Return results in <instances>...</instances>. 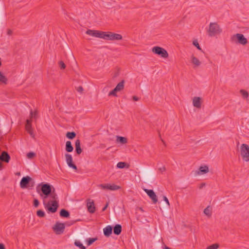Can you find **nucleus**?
Segmentation results:
<instances>
[{"mask_svg": "<svg viewBox=\"0 0 249 249\" xmlns=\"http://www.w3.org/2000/svg\"><path fill=\"white\" fill-rule=\"evenodd\" d=\"M36 190L42 199L43 205L47 212L55 213L59 207V203L54 188L49 183H41L37 185Z\"/></svg>", "mask_w": 249, "mask_h": 249, "instance_id": "obj_1", "label": "nucleus"}, {"mask_svg": "<svg viewBox=\"0 0 249 249\" xmlns=\"http://www.w3.org/2000/svg\"><path fill=\"white\" fill-rule=\"evenodd\" d=\"M207 32L210 36H213L220 34L222 32V29L217 22H211Z\"/></svg>", "mask_w": 249, "mask_h": 249, "instance_id": "obj_2", "label": "nucleus"}, {"mask_svg": "<svg viewBox=\"0 0 249 249\" xmlns=\"http://www.w3.org/2000/svg\"><path fill=\"white\" fill-rule=\"evenodd\" d=\"M240 154L244 160L249 161V146L247 144H242L240 147Z\"/></svg>", "mask_w": 249, "mask_h": 249, "instance_id": "obj_3", "label": "nucleus"}, {"mask_svg": "<svg viewBox=\"0 0 249 249\" xmlns=\"http://www.w3.org/2000/svg\"><path fill=\"white\" fill-rule=\"evenodd\" d=\"M152 52L156 54L160 55L163 58H167L168 57V53L163 48L156 46L152 48Z\"/></svg>", "mask_w": 249, "mask_h": 249, "instance_id": "obj_4", "label": "nucleus"}, {"mask_svg": "<svg viewBox=\"0 0 249 249\" xmlns=\"http://www.w3.org/2000/svg\"><path fill=\"white\" fill-rule=\"evenodd\" d=\"M65 228V224L56 222L53 227V230L56 234H61L64 231Z\"/></svg>", "mask_w": 249, "mask_h": 249, "instance_id": "obj_5", "label": "nucleus"}, {"mask_svg": "<svg viewBox=\"0 0 249 249\" xmlns=\"http://www.w3.org/2000/svg\"><path fill=\"white\" fill-rule=\"evenodd\" d=\"M98 187L103 190H109L111 191H115L120 189V186L114 184H101Z\"/></svg>", "mask_w": 249, "mask_h": 249, "instance_id": "obj_6", "label": "nucleus"}, {"mask_svg": "<svg viewBox=\"0 0 249 249\" xmlns=\"http://www.w3.org/2000/svg\"><path fill=\"white\" fill-rule=\"evenodd\" d=\"M144 191L152 199L153 203L155 204L158 202L157 196L153 190L145 189Z\"/></svg>", "mask_w": 249, "mask_h": 249, "instance_id": "obj_7", "label": "nucleus"}, {"mask_svg": "<svg viewBox=\"0 0 249 249\" xmlns=\"http://www.w3.org/2000/svg\"><path fill=\"white\" fill-rule=\"evenodd\" d=\"M66 161L68 166L76 170L77 169V166L72 162V158L71 155L69 154H65Z\"/></svg>", "mask_w": 249, "mask_h": 249, "instance_id": "obj_8", "label": "nucleus"}, {"mask_svg": "<svg viewBox=\"0 0 249 249\" xmlns=\"http://www.w3.org/2000/svg\"><path fill=\"white\" fill-rule=\"evenodd\" d=\"M32 180V178L29 176L23 177L20 182V186L21 188H26L27 185Z\"/></svg>", "mask_w": 249, "mask_h": 249, "instance_id": "obj_9", "label": "nucleus"}, {"mask_svg": "<svg viewBox=\"0 0 249 249\" xmlns=\"http://www.w3.org/2000/svg\"><path fill=\"white\" fill-rule=\"evenodd\" d=\"M87 206L88 211L91 213H93L95 211V207L93 200L88 199L87 200Z\"/></svg>", "mask_w": 249, "mask_h": 249, "instance_id": "obj_10", "label": "nucleus"}, {"mask_svg": "<svg viewBox=\"0 0 249 249\" xmlns=\"http://www.w3.org/2000/svg\"><path fill=\"white\" fill-rule=\"evenodd\" d=\"M101 32L102 31L98 30H92L89 29L86 31V33L89 36L100 38Z\"/></svg>", "mask_w": 249, "mask_h": 249, "instance_id": "obj_11", "label": "nucleus"}, {"mask_svg": "<svg viewBox=\"0 0 249 249\" xmlns=\"http://www.w3.org/2000/svg\"><path fill=\"white\" fill-rule=\"evenodd\" d=\"M201 98L199 97H194L193 99V106L197 108H200L201 107Z\"/></svg>", "mask_w": 249, "mask_h": 249, "instance_id": "obj_12", "label": "nucleus"}, {"mask_svg": "<svg viewBox=\"0 0 249 249\" xmlns=\"http://www.w3.org/2000/svg\"><path fill=\"white\" fill-rule=\"evenodd\" d=\"M10 160V157L7 152L3 151L0 156V160L6 163L9 162Z\"/></svg>", "mask_w": 249, "mask_h": 249, "instance_id": "obj_13", "label": "nucleus"}, {"mask_svg": "<svg viewBox=\"0 0 249 249\" xmlns=\"http://www.w3.org/2000/svg\"><path fill=\"white\" fill-rule=\"evenodd\" d=\"M235 36L238 41V42L240 44L242 45H246L247 43V39L244 37L243 35L241 34H236Z\"/></svg>", "mask_w": 249, "mask_h": 249, "instance_id": "obj_14", "label": "nucleus"}, {"mask_svg": "<svg viewBox=\"0 0 249 249\" xmlns=\"http://www.w3.org/2000/svg\"><path fill=\"white\" fill-rule=\"evenodd\" d=\"M75 152L78 155H80L82 152V149L81 148V143L80 141L79 140H77L75 142Z\"/></svg>", "mask_w": 249, "mask_h": 249, "instance_id": "obj_15", "label": "nucleus"}, {"mask_svg": "<svg viewBox=\"0 0 249 249\" xmlns=\"http://www.w3.org/2000/svg\"><path fill=\"white\" fill-rule=\"evenodd\" d=\"M113 228L111 226H107L104 229V234L107 236H109L112 232Z\"/></svg>", "mask_w": 249, "mask_h": 249, "instance_id": "obj_16", "label": "nucleus"}, {"mask_svg": "<svg viewBox=\"0 0 249 249\" xmlns=\"http://www.w3.org/2000/svg\"><path fill=\"white\" fill-rule=\"evenodd\" d=\"M122 39V36L120 34L111 32L110 40H119Z\"/></svg>", "mask_w": 249, "mask_h": 249, "instance_id": "obj_17", "label": "nucleus"}, {"mask_svg": "<svg viewBox=\"0 0 249 249\" xmlns=\"http://www.w3.org/2000/svg\"><path fill=\"white\" fill-rule=\"evenodd\" d=\"M209 172V167L207 165L200 166L199 168V171L197 172V174H204Z\"/></svg>", "mask_w": 249, "mask_h": 249, "instance_id": "obj_18", "label": "nucleus"}, {"mask_svg": "<svg viewBox=\"0 0 249 249\" xmlns=\"http://www.w3.org/2000/svg\"><path fill=\"white\" fill-rule=\"evenodd\" d=\"M111 32H101L100 38L108 40L110 39Z\"/></svg>", "mask_w": 249, "mask_h": 249, "instance_id": "obj_19", "label": "nucleus"}, {"mask_svg": "<svg viewBox=\"0 0 249 249\" xmlns=\"http://www.w3.org/2000/svg\"><path fill=\"white\" fill-rule=\"evenodd\" d=\"M122 232V226L120 224L116 225L113 228V232L116 235H119Z\"/></svg>", "mask_w": 249, "mask_h": 249, "instance_id": "obj_20", "label": "nucleus"}, {"mask_svg": "<svg viewBox=\"0 0 249 249\" xmlns=\"http://www.w3.org/2000/svg\"><path fill=\"white\" fill-rule=\"evenodd\" d=\"M116 142L120 143L122 144H124L127 142V140L125 137L117 136H116Z\"/></svg>", "mask_w": 249, "mask_h": 249, "instance_id": "obj_21", "label": "nucleus"}, {"mask_svg": "<svg viewBox=\"0 0 249 249\" xmlns=\"http://www.w3.org/2000/svg\"><path fill=\"white\" fill-rule=\"evenodd\" d=\"M124 80H123L119 83L116 87L115 88L117 91H120L124 89Z\"/></svg>", "mask_w": 249, "mask_h": 249, "instance_id": "obj_22", "label": "nucleus"}, {"mask_svg": "<svg viewBox=\"0 0 249 249\" xmlns=\"http://www.w3.org/2000/svg\"><path fill=\"white\" fill-rule=\"evenodd\" d=\"M70 215V213L65 209H62L60 212V216L61 217L68 218Z\"/></svg>", "mask_w": 249, "mask_h": 249, "instance_id": "obj_23", "label": "nucleus"}, {"mask_svg": "<svg viewBox=\"0 0 249 249\" xmlns=\"http://www.w3.org/2000/svg\"><path fill=\"white\" fill-rule=\"evenodd\" d=\"M73 147L70 141L66 142V151L68 152H71L73 151Z\"/></svg>", "mask_w": 249, "mask_h": 249, "instance_id": "obj_24", "label": "nucleus"}, {"mask_svg": "<svg viewBox=\"0 0 249 249\" xmlns=\"http://www.w3.org/2000/svg\"><path fill=\"white\" fill-rule=\"evenodd\" d=\"M191 61L196 67L199 66L201 64L199 60L193 55L191 56Z\"/></svg>", "mask_w": 249, "mask_h": 249, "instance_id": "obj_25", "label": "nucleus"}, {"mask_svg": "<svg viewBox=\"0 0 249 249\" xmlns=\"http://www.w3.org/2000/svg\"><path fill=\"white\" fill-rule=\"evenodd\" d=\"M204 213L208 217H210L212 215V210L210 206L206 207L204 210Z\"/></svg>", "mask_w": 249, "mask_h": 249, "instance_id": "obj_26", "label": "nucleus"}, {"mask_svg": "<svg viewBox=\"0 0 249 249\" xmlns=\"http://www.w3.org/2000/svg\"><path fill=\"white\" fill-rule=\"evenodd\" d=\"M66 137L68 139L72 140L76 137V133L74 132H68L66 134Z\"/></svg>", "mask_w": 249, "mask_h": 249, "instance_id": "obj_27", "label": "nucleus"}, {"mask_svg": "<svg viewBox=\"0 0 249 249\" xmlns=\"http://www.w3.org/2000/svg\"><path fill=\"white\" fill-rule=\"evenodd\" d=\"M7 81V78L0 71V82L6 84Z\"/></svg>", "mask_w": 249, "mask_h": 249, "instance_id": "obj_28", "label": "nucleus"}, {"mask_svg": "<svg viewBox=\"0 0 249 249\" xmlns=\"http://www.w3.org/2000/svg\"><path fill=\"white\" fill-rule=\"evenodd\" d=\"M74 244L75 246L79 247L80 249H86V248L79 241L76 240Z\"/></svg>", "mask_w": 249, "mask_h": 249, "instance_id": "obj_29", "label": "nucleus"}, {"mask_svg": "<svg viewBox=\"0 0 249 249\" xmlns=\"http://www.w3.org/2000/svg\"><path fill=\"white\" fill-rule=\"evenodd\" d=\"M25 128H26V129L27 131L32 129V124H31V121L30 120H27L26 125H25Z\"/></svg>", "mask_w": 249, "mask_h": 249, "instance_id": "obj_30", "label": "nucleus"}, {"mask_svg": "<svg viewBox=\"0 0 249 249\" xmlns=\"http://www.w3.org/2000/svg\"><path fill=\"white\" fill-rule=\"evenodd\" d=\"M240 92L244 98H247L249 96L248 92L244 89H241Z\"/></svg>", "mask_w": 249, "mask_h": 249, "instance_id": "obj_31", "label": "nucleus"}, {"mask_svg": "<svg viewBox=\"0 0 249 249\" xmlns=\"http://www.w3.org/2000/svg\"><path fill=\"white\" fill-rule=\"evenodd\" d=\"M97 240L96 238H89L87 240V245L88 246L91 245L92 243H93Z\"/></svg>", "mask_w": 249, "mask_h": 249, "instance_id": "obj_32", "label": "nucleus"}, {"mask_svg": "<svg viewBox=\"0 0 249 249\" xmlns=\"http://www.w3.org/2000/svg\"><path fill=\"white\" fill-rule=\"evenodd\" d=\"M36 214L38 217H43L45 216V214L44 211L41 210H39L36 212Z\"/></svg>", "mask_w": 249, "mask_h": 249, "instance_id": "obj_33", "label": "nucleus"}, {"mask_svg": "<svg viewBox=\"0 0 249 249\" xmlns=\"http://www.w3.org/2000/svg\"><path fill=\"white\" fill-rule=\"evenodd\" d=\"M126 165V163L124 162H119L117 164V167L118 168L122 169L124 168Z\"/></svg>", "mask_w": 249, "mask_h": 249, "instance_id": "obj_34", "label": "nucleus"}, {"mask_svg": "<svg viewBox=\"0 0 249 249\" xmlns=\"http://www.w3.org/2000/svg\"><path fill=\"white\" fill-rule=\"evenodd\" d=\"M219 247V245L217 244H213L208 247L206 249H217Z\"/></svg>", "mask_w": 249, "mask_h": 249, "instance_id": "obj_35", "label": "nucleus"}, {"mask_svg": "<svg viewBox=\"0 0 249 249\" xmlns=\"http://www.w3.org/2000/svg\"><path fill=\"white\" fill-rule=\"evenodd\" d=\"M35 156H36V154L33 152H29L27 154V157L29 159H33Z\"/></svg>", "mask_w": 249, "mask_h": 249, "instance_id": "obj_36", "label": "nucleus"}, {"mask_svg": "<svg viewBox=\"0 0 249 249\" xmlns=\"http://www.w3.org/2000/svg\"><path fill=\"white\" fill-rule=\"evenodd\" d=\"M118 92L117 91V90H116V89L114 88L112 90H111V91H110L108 93V95L109 96H115L116 97L117 96V94H116V92Z\"/></svg>", "mask_w": 249, "mask_h": 249, "instance_id": "obj_37", "label": "nucleus"}, {"mask_svg": "<svg viewBox=\"0 0 249 249\" xmlns=\"http://www.w3.org/2000/svg\"><path fill=\"white\" fill-rule=\"evenodd\" d=\"M193 44L196 46L198 50H201V49L199 45V43L196 39H195L193 42Z\"/></svg>", "mask_w": 249, "mask_h": 249, "instance_id": "obj_38", "label": "nucleus"}, {"mask_svg": "<svg viewBox=\"0 0 249 249\" xmlns=\"http://www.w3.org/2000/svg\"><path fill=\"white\" fill-rule=\"evenodd\" d=\"M59 66L60 67V69L63 70L65 69L66 68V65L64 63L63 61H60L58 62Z\"/></svg>", "mask_w": 249, "mask_h": 249, "instance_id": "obj_39", "label": "nucleus"}, {"mask_svg": "<svg viewBox=\"0 0 249 249\" xmlns=\"http://www.w3.org/2000/svg\"><path fill=\"white\" fill-rule=\"evenodd\" d=\"M80 220H81L80 219H77V220H74V221H71L66 222L65 224V225L66 224L67 226H70L74 224L76 221H79Z\"/></svg>", "mask_w": 249, "mask_h": 249, "instance_id": "obj_40", "label": "nucleus"}, {"mask_svg": "<svg viewBox=\"0 0 249 249\" xmlns=\"http://www.w3.org/2000/svg\"><path fill=\"white\" fill-rule=\"evenodd\" d=\"M163 199L164 201H165V202L166 203V205H167V208H169V207H170V203H169V201L168 198H167V197L165 196H163Z\"/></svg>", "mask_w": 249, "mask_h": 249, "instance_id": "obj_41", "label": "nucleus"}, {"mask_svg": "<svg viewBox=\"0 0 249 249\" xmlns=\"http://www.w3.org/2000/svg\"><path fill=\"white\" fill-rule=\"evenodd\" d=\"M28 132V133L30 134V135L33 138H35V134L33 132V129H30V130H28L27 131Z\"/></svg>", "mask_w": 249, "mask_h": 249, "instance_id": "obj_42", "label": "nucleus"}, {"mask_svg": "<svg viewBox=\"0 0 249 249\" xmlns=\"http://www.w3.org/2000/svg\"><path fill=\"white\" fill-rule=\"evenodd\" d=\"M158 170L161 173H162L163 172H165L166 171V168L165 167V166H162V167H159L158 168Z\"/></svg>", "mask_w": 249, "mask_h": 249, "instance_id": "obj_43", "label": "nucleus"}, {"mask_svg": "<svg viewBox=\"0 0 249 249\" xmlns=\"http://www.w3.org/2000/svg\"><path fill=\"white\" fill-rule=\"evenodd\" d=\"M39 204V201L37 199H35L34 200V206L35 207H37Z\"/></svg>", "mask_w": 249, "mask_h": 249, "instance_id": "obj_44", "label": "nucleus"}, {"mask_svg": "<svg viewBox=\"0 0 249 249\" xmlns=\"http://www.w3.org/2000/svg\"><path fill=\"white\" fill-rule=\"evenodd\" d=\"M136 211H137L136 214H138L139 211H140L141 213L144 212V210H143V209L142 207H138L136 209Z\"/></svg>", "mask_w": 249, "mask_h": 249, "instance_id": "obj_45", "label": "nucleus"}, {"mask_svg": "<svg viewBox=\"0 0 249 249\" xmlns=\"http://www.w3.org/2000/svg\"><path fill=\"white\" fill-rule=\"evenodd\" d=\"M77 91L79 92H82L83 91V88L81 86H79L77 89Z\"/></svg>", "mask_w": 249, "mask_h": 249, "instance_id": "obj_46", "label": "nucleus"}, {"mask_svg": "<svg viewBox=\"0 0 249 249\" xmlns=\"http://www.w3.org/2000/svg\"><path fill=\"white\" fill-rule=\"evenodd\" d=\"M36 112H33L32 110L30 112V116L32 118H35L36 115Z\"/></svg>", "mask_w": 249, "mask_h": 249, "instance_id": "obj_47", "label": "nucleus"}, {"mask_svg": "<svg viewBox=\"0 0 249 249\" xmlns=\"http://www.w3.org/2000/svg\"><path fill=\"white\" fill-rule=\"evenodd\" d=\"M132 98H133V100L134 101H138L139 100V98L138 97L136 96H133L132 97Z\"/></svg>", "mask_w": 249, "mask_h": 249, "instance_id": "obj_48", "label": "nucleus"}, {"mask_svg": "<svg viewBox=\"0 0 249 249\" xmlns=\"http://www.w3.org/2000/svg\"><path fill=\"white\" fill-rule=\"evenodd\" d=\"M108 206V202H107L106 205L104 206V207L102 209V211H105Z\"/></svg>", "mask_w": 249, "mask_h": 249, "instance_id": "obj_49", "label": "nucleus"}, {"mask_svg": "<svg viewBox=\"0 0 249 249\" xmlns=\"http://www.w3.org/2000/svg\"><path fill=\"white\" fill-rule=\"evenodd\" d=\"M12 34V31L10 29H8L7 31V35L10 36Z\"/></svg>", "mask_w": 249, "mask_h": 249, "instance_id": "obj_50", "label": "nucleus"}, {"mask_svg": "<svg viewBox=\"0 0 249 249\" xmlns=\"http://www.w3.org/2000/svg\"><path fill=\"white\" fill-rule=\"evenodd\" d=\"M0 249H5V247L3 244H0Z\"/></svg>", "mask_w": 249, "mask_h": 249, "instance_id": "obj_51", "label": "nucleus"}, {"mask_svg": "<svg viewBox=\"0 0 249 249\" xmlns=\"http://www.w3.org/2000/svg\"><path fill=\"white\" fill-rule=\"evenodd\" d=\"M205 185V183H201L199 186V189H202Z\"/></svg>", "mask_w": 249, "mask_h": 249, "instance_id": "obj_52", "label": "nucleus"}, {"mask_svg": "<svg viewBox=\"0 0 249 249\" xmlns=\"http://www.w3.org/2000/svg\"><path fill=\"white\" fill-rule=\"evenodd\" d=\"M137 219L138 220H141L140 215H137Z\"/></svg>", "mask_w": 249, "mask_h": 249, "instance_id": "obj_53", "label": "nucleus"}, {"mask_svg": "<svg viewBox=\"0 0 249 249\" xmlns=\"http://www.w3.org/2000/svg\"><path fill=\"white\" fill-rule=\"evenodd\" d=\"M20 173H19H19H17L16 174V175H20Z\"/></svg>", "mask_w": 249, "mask_h": 249, "instance_id": "obj_54", "label": "nucleus"}]
</instances>
